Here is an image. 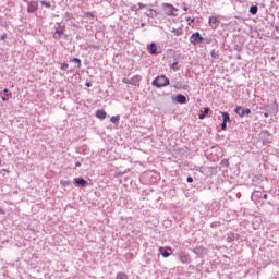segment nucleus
Returning a JSON list of instances; mask_svg holds the SVG:
<instances>
[{"mask_svg": "<svg viewBox=\"0 0 279 279\" xmlns=\"http://www.w3.org/2000/svg\"><path fill=\"white\" fill-rule=\"evenodd\" d=\"M184 12H189V7H183Z\"/></svg>", "mask_w": 279, "mask_h": 279, "instance_id": "nucleus-53", "label": "nucleus"}, {"mask_svg": "<svg viewBox=\"0 0 279 279\" xmlns=\"http://www.w3.org/2000/svg\"><path fill=\"white\" fill-rule=\"evenodd\" d=\"M262 197L263 199H267L269 196L267 194H264Z\"/></svg>", "mask_w": 279, "mask_h": 279, "instance_id": "nucleus-52", "label": "nucleus"}, {"mask_svg": "<svg viewBox=\"0 0 279 279\" xmlns=\"http://www.w3.org/2000/svg\"><path fill=\"white\" fill-rule=\"evenodd\" d=\"M189 100L186 99V96L182 95V94H178L175 96V102L177 104H181V105H184L186 104Z\"/></svg>", "mask_w": 279, "mask_h": 279, "instance_id": "nucleus-17", "label": "nucleus"}, {"mask_svg": "<svg viewBox=\"0 0 279 279\" xmlns=\"http://www.w3.org/2000/svg\"><path fill=\"white\" fill-rule=\"evenodd\" d=\"M220 165H223L225 167H230V159H222Z\"/></svg>", "mask_w": 279, "mask_h": 279, "instance_id": "nucleus-33", "label": "nucleus"}, {"mask_svg": "<svg viewBox=\"0 0 279 279\" xmlns=\"http://www.w3.org/2000/svg\"><path fill=\"white\" fill-rule=\"evenodd\" d=\"M163 12L166 16H178V8L173 7L171 3H162Z\"/></svg>", "mask_w": 279, "mask_h": 279, "instance_id": "nucleus-2", "label": "nucleus"}, {"mask_svg": "<svg viewBox=\"0 0 279 279\" xmlns=\"http://www.w3.org/2000/svg\"><path fill=\"white\" fill-rule=\"evenodd\" d=\"M186 182H187L189 184H193V177H187V178H186Z\"/></svg>", "mask_w": 279, "mask_h": 279, "instance_id": "nucleus-42", "label": "nucleus"}, {"mask_svg": "<svg viewBox=\"0 0 279 279\" xmlns=\"http://www.w3.org/2000/svg\"><path fill=\"white\" fill-rule=\"evenodd\" d=\"M236 60H242L241 54L236 56Z\"/></svg>", "mask_w": 279, "mask_h": 279, "instance_id": "nucleus-54", "label": "nucleus"}, {"mask_svg": "<svg viewBox=\"0 0 279 279\" xmlns=\"http://www.w3.org/2000/svg\"><path fill=\"white\" fill-rule=\"evenodd\" d=\"M57 25H58V28H56L52 37L54 38V40H60V37L64 36V29H62V28L60 29V27H61L60 22H58Z\"/></svg>", "mask_w": 279, "mask_h": 279, "instance_id": "nucleus-11", "label": "nucleus"}, {"mask_svg": "<svg viewBox=\"0 0 279 279\" xmlns=\"http://www.w3.org/2000/svg\"><path fill=\"white\" fill-rule=\"evenodd\" d=\"M235 114H238V117H240V119H243V117H247L248 114H252V109L246 108L243 109L242 106H236L234 109Z\"/></svg>", "mask_w": 279, "mask_h": 279, "instance_id": "nucleus-4", "label": "nucleus"}, {"mask_svg": "<svg viewBox=\"0 0 279 279\" xmlns=\"http://www.w3.org/2000/svg\"><path fill=\"white\" fill-rule=\"evenodd\" d=\"M171 84V81L163 74L158 75L153 82L151 86L155 88H166V86H169Z\"/></svg>", "mask_w": 279, "mask_h": 279, "instance_id": "nucleus-1", "label": "nucleus"}, {"mask_svg": "<svg viewBox=\"0 0 279 279\" xmlns=\"http://www.w3.org/2000/svg\"><path fill=\"white\" fill-rule=\"evenodd\" d=\"M116 279H128V274L125 272H118Z\"/></svg>", "mask_w": 279, "mask_h": 279, "instance_id": "nucleus-29", "label": "nucleus"}, {"mask_svg": "<svg viewBox=\"0 0 279 279\" xmlns=\"http://www.w3.org/2000/svg\"><path fill=\"white\" fill-rule=\"evenodd\" d=\"M25 2L27 3V13L28 14H34V12L38 11V2L37 1L25 0Z\"/></svg>", "mask_w": 279, "mask_h": 279, "instance_id": "nucleus-7", "label": "nucleus"}, {"mask_svg": "<svg viewBox=\"0 0 279 279\" xmlns=\"http://www.w3.org/2000/svg\"><path fill=\"white\" fill-rule=\"evenodd\" d=\"M88 149V146L86 144H83L82 146L76 148L77 154H86V150Z\"/></svg>", "mask_w": 279, "mask_h": 279, "instance_id": "nucleus-26", "label": "nucleus"}, {"mask_svg": "<svg viewBox=\"0 0 279 279\" xmlns=\"http://www.w3.org/2000/svg\"><path fill=\"white\" fill-rule=\"evenodd\" d=\"M147 51L150 56H158V46H156V43H150L147 46Z\"/></svg>", "mask_w": 279, "mask_h": 279, "instance_id": "nucleus-12", "label": "nucleus"}, {"mask_svg": "<svg viewBox=\"0 0 279 279\" xmlns=\"http://www.w3.org/2000/svg\"><path fill=\"white\" fill-rule=\"evenodd\" d=\"M260 197H263V193L259 192V191H254L252 196H251V199L253 202H256V199H260Z\"/></svg>", "mask_w": 279, "mask_h": 279, "instance_id": "nucleus-21", "label": "nucleus"}, {"mask_svg": "<svg viewBox=\"0 0 279 279\" xmlns=\"http://www.w3.org/2000/svg\"><path fill=\"white\" fill-rule=\"evenodd\" d=\"M0 215H5V210L0 207Z\"/></svg>", "mask_w": 279, "mask_h": 279, "instance_id": "nucleus-49", "label": "nucleus"}, {"mask_svg": "<svg viewBox=\"0 0 279 279\" xmlns=\"http://www.w3.org/2000/svg\"><path fill=\"white\" fill-rule=\"evenodd\" d=\"M170 69H172V71H180V68L178 66V61H174L171 65Z\"/></svg>", "mask_w": 279, "mask_h": 279, "instance_id": "nucleus-31", "label": "nucleus"}, {"mask_svg": "<svg viewBox=\"0 0 279 279\" xmlns=\"http://www.w3.org/2000/svg\"><path fill=\"white\" fill-rule=\"evenodd\" d=\"M205 45H210L213 44V39L211 38H204V41H203Z\"/></svg>", "mask_w": 279, "mask_h": 279, "instance_id": "nucleus-39", "label": "nucleus"}, {"mask_svg": "<svg viewBox=\"0 0 279 279\" xmlns=\"http://www.w3.org/2000/svg\"><path fill=\"white\" fill-rule=\"evenodd\" d=\"M221 21L217 16H209L208 24L211 27V29H217L219 27Z\"/></svg>", "mask_w": 279, "mask_h": 279, "instance_id": "nucleus-8", "label": "nucleus"}, {"mask_svg": "<svg viewBox=\"0 0 279 279\" xmlns=\"http://www.w3.org/2000/svg\"><path fill=\"white\" fill-rule=\"evenodd\" d=\"M241 235H239L238 233L234 232H229L227 234V243H232V241H239Z\"/></svg>", "mask_w": 279, "mask_h": 279, "instance_id": "nucleus-13", "label": "nucleus"}, {"mask_svg": "<svg viewBox=\"0 0 279 279\" xmlns=\"http://www.w3.org/2000/svg\"><path fill=\"white\" fill-rule=\"evenodd\" d=\"M220 126H221V130L223 131L228 130V122H222Z\"/></svg>", "mask_w": 279, "mask_h": 279, "instance_id": "nucleus-40", "label": "nucleus"}, {"mask_svg": "<svg viewBox=\"0 0 279 279\" xmlns=\"http://www.w3.org/2000/svg\"><path fill=\"white\" fill-rule=\"evenodd\" d=\"M260 138L263 140V143H265V144L274 143V135H271V133H269V131H262Z\"/></svg>", "mask_w": 279, "mask_h": 279, "instance_id": "nucleus-6", "label": "nucleus"}, {"mask_svg": "<svg viewBox=\"0 0 279 279\" xmlns=\"http://www.w3.org/2000/svg\"><path fill=\"white\" fill-rule=\"evenodd\" d=\"M65 16H66V19H68V21L71 19V13H69V12H65Z\"/></svg>", "mask_w": 279, "mask_h": 279, "instance_id": "nucleus-48", "label": "nucleus"}, {"mask_svg": "<svg viewBox=\"0 0 279 279\" xmlns=\"http://www.w3.org/2000/svg\"><path fill=\"white\" fill-rule=\"evenodd\" d=\"M85 86H86V88H90V87L93 86V83L86 82V83H85Z\"/></svg>", "mask_w": 279, "mask_h": 279, "instance_id": "nucleus-46", "label": "nucleus"}, {"mask_svg": "<svg viewBox=\"0 0 279 279\" xmlns=\"http://www.w3.org/2000/svg\"><path fill=\"white\" fill-rule=\"evenodd\" d=\"M159 254H161V256L163 258H169V256H171V254H173V250L171 247L165 248V247L160 246Z\"/></svg>", "mask_w": 279, "mask_h": 279, "instance_id": "nucleus-10", "label": "nucleus"}, {"mask_svg": "<svg viewBox=\"0 0 279 279\" xmlns=\"http://www.w3.org/2000/svg\"><path fill=\"white\" fill-rule=\"evenodd\" d=\"M221 222L220 221H214L210 223V228H220Z\"/></svg>", "mask_w": 279, "mask_h": 279, "instance_id": "nucleus-34", "label": "nucleus"}, {"mask_svg": "<svg viewBox=\"0 0 279 279\" xmlns=\"http://www.w3.org/2000/svg\"><path fill=\"white\" fill-rule=\"evenodd\" d=\"M1 23H3V17L0 16V25H1Z\"/></svg>", "mask_w": 279, "mask_h": 279, "instance_id": "nucleus-55", "label": "nucleus"}, {"mask_svg": "<svg viewBox=\"0 0 279 279\" xmlns=\"http://www.w3.org/2000/svg\"><path fill=\"white\" fill-rule=\"evenodd\" d=\"M208 114H213V111L210 110V108L206 107L204 108V111L201 114H198V119L201 121H204V119H206V116Z\"/></svg>", "mask_w": 279, "mask_h": 279, "instance_id": "nucleus-15", "label": "nucleus"}, {"mask_svg": "<svg viewBox=\"0 0 279 279\" xmlns=\"http://www.w3.org/2000/svg\"><path fill=\"white\" fill-rule=\"evenodd\" d=\"M180 262L183 263V265H189V264H191V256L190 255H181Z\"/></svg>", "mask_w": 279, "mask_h": 279, "instance_id": "nucleus-20", "label": "nucleus"}, {"mask_svg": "<svg viewBox=\"0 0 279 279\" xmlns=\"http://www.w3.org/2000/svg\"><path fill=\"white\" fill-rule=\"evenodd\" d=\"M73 184L81 186V189H86V186H88V181H86L84 178H75L73 179Z\"/></svg>", "mask_w": 279, "mask_h": 279, "instance_id": "nucleus-9", "label": "nucleus"}, {"mask_svg": "<svg viewBox=\"0 0 279 279\" xmlns=\"http://www.w3.org/2000/svg\"><path fill=\"white\" fill-rule=\"evenodd\" d=\"M88 48L89 49H96V51H99V46L89 45Z\"/></svg>", "mask_w": 279, "mask_h": 279, "instance_id": "nucleus-41", "label": "nucleus"}, {"mask_svg": "<svg viewBox=\"0 0 279 279\" xmlns=\"http://www.w3.org/2000/svg\"><path fill=\"white\" fill-rule=\"evenodd\" d=\"M170 32L174 36H182L184 34V31L182 29V26L179 27V28H172Z\"/></svg>", "mask_w": 279, "mask_h": 279, "instance_id": "nucleus-22", "label": "nucleus"}, {"mask_svg": "<svg viewBox=\"0 0 279 279\" xmlns=\"http://www.w3.org/2000/svg\"><path fill=\"white\" fill-rule=\"evenodd\" d=\"M106 117H108V113L106 112V110L104 109H98L96 111V118L100 119V121H104V119H106Z\"/></svg>", "mask_w": 279, "mask_h": 279, "instance_id": "nucleus-16", "label": "nucleus"}, {"mask_svg": "<svg viewBox=\"0 0 279 279\" xmlns=\"http://www.w3.org/2000/svg\"><path fill=\"white\" fill-rule=\"evenodd\" d=\"M158 15V12H156V10L154 9H149L148 12H146V16H148L149 19H155V16Z\"/></svg>", "mask_w": 279, "mask_h": 279, "instance_id": "nucleus-24", "label": "nucleus"}, {"mask_svg": "<svg viewBox=\"0 0 279 279\" xmlns=\"http://www.w3.org/2000/svg\"><path fill=\"white\" fill-rule=\"evenodd\" d=\"M193 254H196V256H199V258H204L208 254V248L199 245L192 250Z\"/></svg>", "mask_w": 279, "mask_h": 279, "instance_id": "nucleus-5", "label": "nucleus"}, {"mask_svg": "<svg viewBox=\"0 0 279 279\" xmlns=\"http://www.w3.org/2000/svg\"><path fill=\"white\" fill-rule=\"evenodd\" d=\"M111 123H114L116 125H119L121 121V116L117 114L110 118Z\"/></svg>", "mask_w": 279, "mask_h": 279, "instance_id": "nucleus-25", "label": "nucleus"}, {"mask_svg": "<svg viewBox=\"0 0 279 279\" xmlns=\"http://www.w3.org/2000/svg\"><path fill=\"white\" fill-rule=\"evenodd\" d=\"M248 12L253 16H256V14H258V5H251L250 9H248Z\"/></svg>", "mask_w": 279, "mask_h": 279, "instance_id": "nucleus-23", "label": "nucleus"}, {"mask_svg": "<svg viewBox=\"0 0 279 279\" xmlns=\"http://www.w3.org/2000/svg\"><path fill=\"white\" fill-rule=\"evenodd\" d=\"M210 56H211V58H214V60H219V52L211 50Z\"/></svg>", "mask_w": 279, "mask_h": 279, "instance_id": "nucleus-30", "label": "nucleus"}, {"mask_svg": "<svg viewBox=\"0 0 279 279\" xmlns=\"http://www.w3.org/2000/svg\"><path fill=\"white\" fill-rule=\"evenodd\" d=\"M185 21H190V23H195V17H186Z\"/></svg>", "mask_w": 279, "mask_h": 279, "instance_id": "nucleus-43", "label": "nucleus"}, {"mask_svg": "<svg viewBox=\"0 0 279 279\" xmlns=\"http://www.w3.org/2000/svg\"><path fill=\"white\" fill-rule=\"evenodd\" d=\"M1 99L2 101H8V99H10V97H12V93H10V89L4 88L1 93H0Z\"/></svg>", "mask_w": 279, "mask_h": 279, "instance_id": "nucleus-14", "label": "nucleus"}, {"mask_svg": "<svg viewBox=\"0 0 279 279\" xmlns=\"http://www.w3.org/2000/svg\"><path fill=\"white\" fill-rule=\"evenodd\" d=\"M41 5H45L46 8H51V2H48L46 0L40 1Z\"/></svg>", "mask_w": 279, "mask_h": 279, "instance_id": "nucleus-36", "label": "nucleus"}, {"mask_svg": "<svg viewBox=\"0 0 279 279\" xmlns=\"http://www.w3.org/2000/svg\"><path fill=\"white\" fill-rule=\"evenodd\" d=\"M86 19H95V15L92 12L85 13Z\"/></svg>", "mask_w": 279, "mask_h": 279, "instance_id": "nucleus-38", "label": "nucleus"}, {"mask_svg": "<svg viewBox=\"0 0 279 279\" xmlns=\"http://www.w3.org/2000/svg\"><path fill=\"white\" fill-rule=\"evenodd\" d=\"M191 45L197 46V45H204V37L199 32H195L190 37Z\"/></svg>", "mask_w": 279, "mask_h": 279, "instance_id": "nucleus-3", "label": "nucleus"}, {"mask_svg": "<svg viewBox=\"0 0 279 279\" xmlns=\"http://www.w3.org/2000/svg\"><path fill=\"white\" fill-rule=\"evenodd\" d=\"M75 167H82V162L76 161V162H75Z\"/></svg>", "mask_w": 279, "mask_h": 279, "instance_id": "nucleus-50", "label": "nucleus"}, {"mask_svg": "<svg viewBox=\"0 0 279 279\" xmlns=\"http://www.w3.org/2000/svg\"><path fill=\"white\" fill-rule=\"evenodd\" d=\"M173 88H175L177 90H189V85L182 86V83L175 82Z\"/></svg>", "mask_w": 279, "mask_h": 279, "instance_id": "nucleus-19", "label": "nucleus"}, {"mask_svg": "<svg viewBox=\"0 0 279 279\" xmlns=\"http://www.w3.org/2000/svg\"><path fill=\"white\" fill-rule=\"evenodd\" d=\"M219 114H222V123H232V119H230V113L223 111H218Z\"/></svg>", "mask_w": 279, "mask_h": 279, "instance_id": "nucleus-18", "label": "nucleus"}, {"mask_svg": "<svg viewBox=\"0 0 279 279\" xmlns=\"http://www.w3.org/2000/svg\"><path fill=\"white\" fill-rule=\"evenodd\" d=\"M131 10H132V12H136L137 11L136 5H132Z\"/></svg>", "mask_w": 279, "mask_h": 279, "instance_id": "nucleus-47", "label": "nucleus"}, {"mask_svg": "<svg viewBox=\"0 0 279 279\" xmlns=\"http://www.w3.org/2000/svg\"><path fill=\"white\" fill-rule=\"evenodd\" d=\"M137 5H138L140 10H143V8H146V5L143 4L142 2H138Z\"/></svg>", "mask_w": 279, "mask_h": 279, "instance_id": "nucleus-45", "label": "nucleus"}, {"mask_svg": "<svg viewBox=\"0 0 279 279\" xmlns=\"http://www.w3.org/2000/svg\"><path fill=\"white\" fill-rule=\"evenodd\" d=\"M5 38H8V34L7 33L1 35L0 40H5Z\"/></svg>", "mask_w": 279, "mask_h": 279, "instance_id": "nucleus-44", "label": "nucleus"}, {"mask_svg": "<svg viewBox=\"0 0 279 279\" xmlns=\"http://www.w3.org/2000/svg\"><path fill=\"white\" fill-rule=\"evenodd\" d=\"M264 117H265V119H268V118H269V113H268V112H265V113H264Z\"/></svg>", "mask_w": 279, "mask_h": 279, "instance_id": "nucleus-51", "label": "nucleus"}, {"mask_svg": "<svg viewBox=\"0 0 279 279\" xmlns=\"http://www.w3.org/2000/svg\"><path fill=\"white\" fill-rule=\"evenodd\" d=\"M60 184H61V186H70V185H71V182L61 180V181H60Z\"/></svg>", "mask_w": 279, "mask_h": 279, "instance_id": "nucleus-37", "label": "nucleus"}, {"mask_svg": "<svg viewBox=\"0 0 279 279\" xmlns=\"http://www.w3.org/2000/svg\"><path fill=\"white\" fill-rule=\"evenodd\" d=\"M134 82H141V76H140V75L133 76L132 80H131V82H130V84H136V83H134Z\"/></svg>", "mask_w": 279, "mask_h": 279, "instance_id": "nucleus-32", "label": "nucleus"}, {"mask_svg": "<svg viewBox=\"0 0 279 279\" xmlns=\"http://www.w3.org/2000/svg\"><path fill=\"white\" fill-rule=\"evenodd\" d=\"M0 165H1V159H0Z\"/></svg>", "mask_w": 279, "mask_h": 279, "instance_id": "nucleus-57", "label": "nucleus"}, {"mask_svg": "<svg viewBox=\"0 0 279 279\" xmlns=\"http://www.w3.org/2000/svg\"><path fill=\"white\" fill-rule=\"evenodd\" d=\"M233 49H234V51H238V53H241V51H243V45L234 44Z\"/></svg>", "mask_w": 279, "mask_h": 279, "instance_id": "nucleus-28", "label": "nucleus"}, {"mask_svg": "<svg viewBox=\"0 0 279 279\" xmlns=\"http://www.w3.org/2000/svg\"><path fill=\"white\" fill-rule=\"evenodd\" d=\"M60 70L61 71H69V63H62L61 66H60Z\"/></svg>", "mask_w": 279, "mask_h": 279, "instance_id": "nucleus-35", "label": "nucleus"}, {"mask_svg": "<svg viewBox=\"0 0 279 279\" xmlns=\"http://www.w3.org/2000/svg\"><path fill=\"white\" fill-rule=\"evenodd\" d=\"M70 62H74L75 64H77V69H82V59L73 58L70 60Z\"/></svg>", "mask_w": 279, "mask_h": 279, "instance_id": "nucleus-27", "label": "nucleus"}, {"mask_svg": "<svg viewBox=\"0 0 279 279\" xmlns=\"http://www.w3.org/2000/svg\"><path fill=\"white\" fill-rule=\"evenodd\" d=\"M277 32H278V27H276Z\"/></svg>", "mask_w": 279, "mask_h": 279, "instance_id": "nucleus-56", "label": "nucleus"}]
</instances>
